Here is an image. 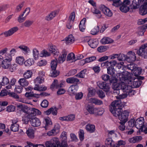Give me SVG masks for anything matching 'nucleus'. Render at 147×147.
<instances>
[{
	"instance_id": "obj_34",
	"label": "nucleus",
	"mask_w": 147,
	"mask_h": 147,
	"mask_svg": "<svg viewBox=\"0 0 147 147\" xmlns=\"http://www.w3.org/2000/svg\"><path fill=\"white\" fill-rule=\"evenodd\" d=\"M34 83L35 84V86H36L39 85L38 84H41L44 81V78L41 76H39L37 77L34 80Z\"/></svg>"
},
{
	"instance_id": "obj_24",
	"label": "nucleus",
	"mask_w": 147,
	"mask_h": 147,
	"mask_svg": "<svg viewBox=\"0 0 147 147\" xmlns=\"http://www.w3.org/2000/svg\"><path fill=\"white\" fill-rule=\"evenodd\" d=\"M86 109L89 113L91 114L95 113V112L97 110L96 108H94L93 105L89 104L87 105L86 107Z\"/></svg>"
},
{
	"instance_id": "obj_3",
	"label": "nucleus",
	"mask_w": 147,
	"mask_h": 147,
	"mask_svg": "<svg viewBox=\"0 0 147 147\" xmlns=\"http://www.w3.org/2000/svg\"><path fill=\"white\" fill-rule=\"evenodd\" d=\"M60 142L57 138H52L50 141H47L45 143L46 147H59L60 146Z\"/></svg>"
},
{
	"instance_id": "obj_64",
	"label": "nucleus",
	"mask_w": 147,
	"mask_h": 147,
	"mask_svg": "<svg viewBox=\"0 0 147 147\" xmlns=\"http://www.w3.org/2000/svg\"><path fill=\"white\" fill-rule=\"evenodd\" d=\"M49 102L46 100H43L41 104V106L43 108L47 107L49 105Z\"/></svg>"
},
{
	"instance_id": "obj_55",
	"label": "nucleus",
	"mask_w": 147,
	"mask_h": 147,
	"mask_svg": "<svg viewBox=\"0 0 147 147\" xmlns=\"http://www.w3.org/2000/svg\"><path fill=\"white\" fill-rule=\"evenodd\" d=\"M16 62L20 65H22L24 61V58L21 56H19L17 57L16 59Z\"/></svg>"
},
{
	"instance_id": "obj_11",
	"label": "nucleus",
	"mask_w": 147,
	"mask_h": 147,
	"mask_svg": "<svg viewBox=\"0 0 147 147\" xmlns=\"http://www.w3.org/2000/svg\"><path fill=\"white\" fill-rule=\"evenodd\" d=\"M119 87L123 92H125L126 93L131 88V86L128 85L124 82H121L119 84Z\"/></svg>"
},
{
	"instance_id": "obj_12",
	"label": "nucleus",
	"mask_w": 147,
	"mask_h": 147,
	"mask_svg": "<svg viewBox=\"0 0 147 147\" xmlns=\"http://www.w3.org/2000/svg\"><path fill=\"white\" fill-rule=\"evenodd\" d=\"M98 86L99 88L106 92H108L109 91L110 87L108 84H107L105 82H102L101 83H99L98 84Z\"/></svg>"
},
{
	"instance_id": "obj_13",
	"label": "nucleus",
	"mask_w": 147,
	"mask_h": 147,
	"mask_svg": "<svg viewBox=\"0 0 147 147\" xmlns=\"http://www.w3.org/2000/svg\"><path fill=\"white\" fill-rule=\"evenodd\" d=\"M66 82L68 84H77V85L81 83L79 79L74 77H71L67 78L66 79Z\"/></svg>"
},
{
	"instance_id": "obj_46",
	"label": "nucleus",
	"mask_w": 147,
	"mask_h": 147,
	"mask_svg": "<svg viewBox=\"0 0 147 147\" xmlns=\"http://www.w3.org/2000/svg\"><path fill=\"white\" fill-rule=\"evenodd\" d=\"M16 80L15 78H13L11 80L9 85L6 86L5 88L7 89H10L11 88L12 86H14L16 82Z\"/></svg>"
},
{
	"instance_id": "obj_33",
	"label": "nucleus",
	"mask_w": 147,
	"mask_h": 147,
	"mask_svg": "<svg viewBox=\"0 0 147 147\" xmlns=\"http://www.w3.org/2000/svg\"><path fill=\"white\" fill-rule=\"evenodd\" d=\"M88 44L91 48H94L97 47L98 42L96 39H92L89 41Z\"/></svg>"
},
{
	"instance_id": "obj_37",
	"label": "nucleus",
	"mask_w": 147,
	"mask_h": 147,
	"mask_svg": "<svg viewBox=\"0 0 147 147\" xmlns=\"http://www.w3.org/2000/svg\"><path fill=\"white\" fill-rule=\"evenodd\" d=\"M41 112L38 109L34 108H32L30 113V115L32 117L34 116L37 115H40Z\"/></svg>"
},
{
	"instance_id": "obj_14",
	"label": "nucleus",
	"mask_w": 147,
	"mask_h": 147,
	"mask_svg": "<svg viewBox=\"0 0 147 147\" xmlns=\"http://www.w3.org/2000/svg\"><path fill=\"white\" fill-rule=\"evenodd\" d=\"M137 53L139 56H142L145 58H147V49H144L141 46Z\"/></svg>"
},
{
	"instance_id": "obj_20",
	"label": "nucleus",
	"mask_w": 147,
	"mask_h": 147,
	"mask_svg": "<svg viewBox=\"0 0 147 147\" xmlns=\"http://www.w3.org/2000/svg\"><path fill=\"white\" fill-rule=\"evenodd\" d=\"M75 118V115L71 114L67 116L60 117L59 119L62 121H72L74 120Z\"/></svg>"
},
{
	"instance_id": "obj_39",
	"label": "nucleus",
	"mask_w": 147,
	"mask_h": 147,
	"mask_svg": "<svg viewBox=\"0 0 147 147\" xmlns=\"http://www.w3.org/2000/svg\"><path fill=\"white\" fill-rule=\"evenodd\" d=\"M90 101L92 103L97 105H100L103 104L102 100L94 98H91L90 99Z\"/></svg>"
},
{
	"instance_id": "obj_49",
	"label": "nucleus",
	"mask_w": 147,
	"mask_h": 147,
	"mask_svg": "<svg viewBox=\"0 0 147 147\" xmlns=\"http://www.w3.org/2000/svg\"><path fill=\"white\" fill-rule=\"evenodd\" d=\"M33 22L34 21L33 20H27L24 22L23 24L25 27H29L33 24Z\"/></svg>"
},
{
	"instance_id": "obj_38",
	"label": "nucleus",
	"mask_w": 147,
	"mask_h": 147,
	"mask_svg": "<svg viewBox=\"0 0 147 147\" xmlns=\"http://www.w3.org/2000/svg\"><path fill=\"white\" fill-rule=\"evenodd\" d=\"M26 133L29 138H34V130L32 127L29 128L27 130Z\"/></svg>"
},
{
	"instance_id": "obj_62",
	"label": "nucleus",
	"mask_w": 147,
	"mask_h": 147,
	"mask_svg": "<svg viewBox=\"0 0 147 147\" xmlns=\"http://www.w3.org/2000/svg\"><path fill=\"white\" fill-rule=\"evenodd\" d=\"M135 119H131L128 122V125L130 127H133L135 126Z\"/></svg>"
},
{
	"instance_id": "obj_23",
	"label": "nucleus",
	"mask_w": 147,
	"mask_h": 147,
	"mask_svg": "<svg viewBox=\"0 0 147 147\" xmlns=\"http://www.w3.org/2000/svg\"><path fill=\"white\" fill-rule=\"evenodd\" d=\"M18 83L20 86L24 87L28 86L29 84L28 81L24 78L20 79L18 81Z\"/></svg>"
},
{
	"instance_id": "obj_25",
	"label": "nucleus",
	"mask_w": 147,
	"mask_h": 147,
	"mask_svg": "<svg viewBox=\"0 0 147 147\" xmlns=\"http://www.w3.org/2000/svg\"><path fill=\"white\" fill-rule=\"evenodd\" d=\"M114 40L109 37H104L100 40V42L103 45L110 44L113 43Z\"/></svg>"
},
{
	"instance_id": "obj_41",
	"label": "nucleus",
	"mask_w": 147,
	"mask_h": 147,
	"mask_svg": "<svg viewBox=\"0 0 147 147\" xmlns=\"http://www.w3.org/2000/svg\"><path fill=\"white\" fill-rule=\"evenodd\" d=\"M11 64L10 61L3 60L1 66L3 68L7 69L8 68Z\"/></svg>"
},
{
	"instance_id": "obj_18",
	"label": "nucleus",
	"mask_w": 147,
	"mask_h": 147,
	"mask_svg": "<svg viewBox=\"0 0 147 147\" xmlns=\"http://www.w3.org/2000/svg\"><path fill=\"white\" fill-rule=\"evenodd\" d=\"M147 2H144L139 9V13L142 15L144 16L147 13Z\"/></svg>"
},
{
	"instance_id": "obj_40",
	"label": "nucleus",
	"mask_w": 147,
	"mask_h": 147,
	"mask_svg": "<svg viewBox=\"0 0 147 147\" xmlns=\"http://www.w3.org/2000/svg\"><path fill=\"white\" fill-rule=\"evenodd\" d=\"M18 48H20L22 51L24 52L25 54H27L28 53H29L30 50L27 46L25 45H20L18 47Z\"/></svg>"
},
{
	"instance_id": "obj_42",
	"label": "nucleus",
	"mask_w": 147,
	"mask_h": 147,
	"mask_svg": "<svg viewBox=\"0 0 147 147\" xmlns=\"http://www.w3.org/2000/svg\"><path fill=\"white\" fill-rule=\"evenodd\" d=\"M86 69L82 70L78 74L76 75L75 76L79 78H84L86 75Z\"/></svg>"
},
{
	"instance_id": "obj_43",
	"label": "nucleus",
	"mask_w": 147,
	"mask_h": 147,
	"mask_svg": "<svg viewBox=\"0 0 147 147\" xmlns=\"http://www.w3.org/2000/svg\"><path fill=\"white\" fill-rule=\"evenodd\" d=\"M32 117L29 114H28L27 115L23 117L22 121L23 122L26 124L28 123L29 121H30V119Z\"/></svg>"
},
{
	"instance_id": "obj_47",
	"label": "nucleus",
	"mask_w": 147,
	"mask_h": 147,
	"mask_svg": "<svg viewBox=\"0 0 147 147\" xmlns=\"http://www.w3.org/2000/svg\"><path fill=\"white\" fill-rule=\"evenodd\" d=\"M59 74V71L56 70V69H52L51 71V76L53 77H55L57 76Z\"/></svg>"
},
{
	"instance_id": "obj_57",
	"label": "nucleus",
	"mask_w": 147,
	"mask_h": 147,
	"mask_svg": "<svg viewBox=\"0 0 147 147\" xmlns=\"http://www.w3.org/2000/svg\"><path fill=\"white\" fill-rule=\"evenodd\" d=\"M33 53L34 58L36 60L38 58L39 55L38 51L36 49H34L33 50Z\"/></svg>"
},
{
	"instance_id": "obj_28",
	"label": "nucleus",
	"mask_w": 147,
	"mask_h": 147,
	"mask_svg": "<svg viewBox=\"0 0 147 147\" xmlns=\"http://www.w3.org/2000/svg\"><path fill=\"white\" fill-rule=\"evenodd\" d=\"M78 88V86L77 84H73L71 85L69 88L70 92L74 95L75 94Z\"/></svg>"
},
{
	"instance_id": "obj_21",
	"label": "nucleus",
	"mask_w": 147,
	"mask_h": 147,
	"mask_svg": "<svg viewBox=\"0 0 147 147\" xmlns=\"http://www.w3.org/2000/svg\"><path fill=\"white\" fill-rule=\"evenodd\" d=\"M118 79L115 77H112L110 80V84H112L111 87L112 88H117V86H119V84L117 83Z\"/></svg>"
},
{
	"instance_id": "obj_6",
	"label": "nucleus",
	"mask_w": 147,
	"mask_h": 147,
	"mask_svg": "<svg viewBox=\"0 0 147 147\" xmlns=\"http://www.w3.org/2000/svg\"><path fill=\"white\" fill-rule=\"evenodd\" d=\"M65 81L62 80L59 83L57 80H54L52 84L50 86L51 89L54 88H59L63 87L65 86Z\"/></svg>"
},
{
	"instance_id": "obj_61",
	"label": "nucleus",
	"mask_w": 147,
	"mask_h": 147,
	"mask_svg": "<svg viewBox=\"0 0 147 147\" xmlns=\"http://www.w3.org/2000/svg\"><path fill=\"white\" fill-rule=\"evenodd\" d=\"M9 83L8 79L6 76L3 77L2 79V81L1 82V84L3 86H5L7 85Z\"/></svg>"
},
{
	"instance_id": "obj_8",
	"label": "nucleus",
	"mask_w": 147,
	"mask_h": 147,
	"mask_svg": "<svg viewBox=\"0 0 147 147\" xmlns=\"http://www.w3.org/2000/svg\"><path fill=\"white\" fill-rule=\"evenodd\" d=\"M136 60V56L135 53L131 51L128 52L126 55V61L129 63H132Z\"/></svg>"
},
{
	"instance_id": "obj_17",
	"label": "nucleus",
	"mask_w": 147,
	"mask_h": 147,
	"mask_svg": "<svg viewBox=\"0 0 147 147\" xmlns=\"http://www.w3.org/2000/svg\"><path fill=\"white\" fill-rule=\"evenodd\" d=\"M43 123L45 124L44 127L45 130L49 129L50 126L52 125V123L49 117L45 118Z\"/></svg>"
},
{
	"instance_id": "obj_7",
	"label": "nucleus",
	"mask_w": 147,
	"mask_h": 147,
	"mask_svg": "<svg viewBox=\"0 0 147 147\" xmlns=\"http://www.w3.org/2000/svg\"><path fill=\"white\" fill-rule=\"evenodd\" d=\"M117 77L121 81H124L129 80L130 74L127 71H125L122 73H118Z\"/></svg>"
},
{
	"instance_id": "obj_53",
	"label": "nucleus",
	"mask_w": 147,
	"mask_h": 147,
	"mask_svg": "<svg viewBox=\"0 0 147 147\" xmlns=\"http://www.w3.org/2000/svg\"><path fill=\"white\" fill-rule=\"evenodd\" d=\"M142 82L141 81L137 80V81H134L133 82V85L134 88H138L142 84Z\"/></svg>"
},
{
	"instance_id": "obj_63",
	"label": "nucleus",
	"mask_w": 147,
	"mask_h": 147,
	"mask_svg": "<svg viewBox=\"0 0 147 147\" xmlns=\"http://www.w3.org/2000/svg\"><path fill=\"white\" fill-rule=\"evenodd\" d=\"M75 98L76 100L81 99L83 96V94L82 92H80L75 94Z\"/></svg>"
},
{
	"instance_id": "obj_58",
	"label": "nucleus",
	"mask_w": 147,
	"mask_h": 147,
	"mask_svg": "<svg viewBox=\"0 0 147 147\" xmlns=\"http://www.w3.org/2000/svg\"><path fill=\"white\" fill-rule=\"evenodd\" d=\"M23 89V87L21 86H16L15 88V91L17 93H20L22 92Z\"/></svg>"
},
{
	"instance_id": "obj_19",
	"label": "nucleus",
	"mask_w": 147,
	"mask_h": 147,
	"mask_svg": "<svg viewBox=\"0 0 147 147\" xmlns=\"http://www.w3.org/2000/svg\"><path fill=\"white\" fill-rule=\"evenodd\" d=\"M91 11L98 18H100L102 16L101 11L97 7H92Z\"/></svg>"
},
{
	"instance_id": "obj_56",
	"label": "nucleus",
	"mask_w": 147,
	"mask_h": 147,
	"mask_svg": "<svg viewBox=\"0 0 147 147\" xmlns=\"http://www.w3.org/2000/svg\"><path fill=\"white\" fill-rule=\"evenodd\" d=\"M99 28L98 26H95L94 28H93L91 30V33L93 35L96 34L99 32Z\"/></svg>"
},
{
	"instance_id": "obj_59",
	"label": "nucleus",
	"mask_w": 147,
	"mask_h": 147,
	"mask_svg": "<svg viewBox=\"0 0 147 147\" xmlns=\"http://www.w3.org/2000/svg\"><path fill=\"white\" fill-rule=\"evenodd\" d=\"M75 56L74 53H71L68 54L67 56L66 60L67 61L75 59Z\"/></svg>"
},
{
	"instance_id": "obj_29",
	"label": "nucleus",
	"mask_w": 147,
	"mask_h": 147,
	"mask_svg": "<svg viewBox=\"0 0 147 147\" xmlns=\"http://www.w3.org/2000/svg\"><path fill=\"white\" fill-rule=\"evenodd\" d=\"M49 51L53 55H58L59 52L55 46H51L49 48Z\"/></svg>"
},
{
	"instance_id": "obj_27",
	"label": "nucleus",
	"mask_w": 147,
	"mask_h": 147,
	"mask_svg": "<svg viewBox=\"0 0 147 147\" xmlns=\"http://www.w3.org/2000/svg\"><path fill=\"white\" fill-rule=\"evenodd\" d=\"M19 125L17 123V122L15 121H12V123L10 127L11 131L13 132H16L19 130Z\"/></svg>"
},
{
	"instance_id": "obj_45",
	"label": "nucleus",
	"mask_w": 147,
	"mask_h": 147,
	"mask_svg": "<svg viewBox=\"0 0 147 147\" xmlns=\"http://www.w3.org/2000/svg\"><path fill=\"white\" fill-rule=\"evenodd\" d=\"M108 66L107 67V73L113 76L115 74V70L114 67L109 66Z\"/></svg>"
},
{
	"instance_id": "obj_52",
	"label": "nucleus",
	"mask_w": 147,
	"mask_h": 147,
	"mask_svg": "<svg viewBox=\"0 0 147 147\" xmlns=\"http://www.w3.org/2000/svg\"><path fill=\"white\" fill-rule=\"evenodd\" d=\"M117 59L119 61H126V55L123 54H118Z\"/></svg>"
},
{
	"instance_id": "obj_48",
	"label": "nucleus",
	"mask_w": 147,
	"mask_h": 147,
	"mask_svg": "<svg viewBox=\"0 0 147 147\" xmlns=\"http://www.w3.org/2000/svg\"><path fill=\"white\" fill-rule=\"evenodd\" d=\"M67 133L65 132H63L61 134V137L62 138V143H64L65 144L67 143Z\"/></svg>"
},
{
	"instance_id": "obj_31",
	"label": "nucleus",
	"mask_w": 147,
	"mask_h": 147,
	"mask_svg": "<svg viewBox=\"0 0 147 147\" xmlns=\"http://www.w3.org/2000/svg\"><path fill=\"white\" fill-rule=\"evenodd\" d=\"M65 41L67 44H71L74 42V38L72 35H69L68 37L65 38Z\"/></svg>"
},
{
	"instance_id": "obj_10",
	"label": "nucleus",
	"mask_w": 147,
	"mask_h": 147,
	"mask_svg": "<svg viewBox=\"0 0 147 147\" xmlns=\"http://www.w3.org/2000/svg\"><path fill=\"white\" fill-rule=\"evenodd\" d=\"M18 30V28L17 27H14L11 28L7 31H5L3 33L1 34L0 36H1L4 34L5 35V37L9 36L12 35L15 32L17 31Z\"/></svg>"
},
{
	"instance_id": "obj_44",
	"label": "nucleus",
	"mask_w": 147,
	"mask_h": 147,
	"mask_svg": "<svg viewBox=\"0 0 147 147\" xmlns=\"http://www.w3.org/2000/svg\"><path fill=\"white\" fill-rule=\"evenodd\" d=\"M32 74L31 71L30 70H27V71L24 74L23 76L24 78L28 79L31 78L32 76Z\"/></svg>"
},
{
	"instance_id": "obj_22",
	"label": "nucleus",
	"mask_w": 147,
	"mask_h": 147,
	"mask_svg": "<svg viewBox=\"0 0 147 147\" xmlns=\"http://www.w3.org/2000/svg\"><path fill=\"white\" fill-rule=\"evenodd\" d=\"M87 131L90 133H92L94 132L95 130V126L90 123L87 124L85 127Z\"/></svg>"
},
{
	"instance_id": "obj_54",
	"label": "nucleus",
	"mask_w": 147,
	"mask_h": 147,
	"mask_svg": "<svg viewBox=\"0 0 147 147\" xmlns=\"http://www.w3.org/2000/svg\"><path fill=\"white\" fill-rule=\"evenodd\" d=\"M84 131L82 129H80L78 132V134L81 141H82L84 139Z\"/></svg>"
},
{
	"instance_id": "obj_51",
	"label": "nucleus",
	"mask_w": 147,
	"mask_h": 147,
	"mask_svg": "<svg viewBox=\"0 0 147 147\" xmlns=\"http://www.w3.org/2000/svg\"><path fill=\"white\" fill-rule=\"evenodd\" d=\"M34 89L35 90L38 91H44L47 89V88L45 86L42 87L41 86H40L39 85L35 86L34 88Z\"/></svg>"
},
{
	"instance_id": "obj_60",
	"label": "nucleus",
	"mask_w": 147,
	"mask_h": 147,
	"mask_svg": "<svg viewBox=\"0 0 147 147\" xmlns=\"http://www.w3.org/2000/svg\"><path fill=\"white\" fill-rule=\"evenodd\" d=\"M96 112H95V114H96L97 115H102L104 112V109L103 108H96Z\"/></svg>"
},
{
	"instance_id": "obj_35",
	"label": "nucleus",
	"mask_w": 147,
	"mask_h": 147,
	"mask_svg": "<svg viewBox=\"0 0 147 147\" xmlns=\"http://www.w3.org/2000/svg\"><path fill=\"white\" fill-rule=\"evenodd\" d=\"M86 22V19L84 18L80 22L79 27L80 30L82 32H83L85 29V24Z\"/></svg>"
},
{
	"instance_id": "obj_4",
	"label": "nucleus",
	"mask_w": 147,
	"mask_h": 147,
	"mask_svg": "<svg viewBox=\"0 0 147 147\" xmlns=\"http://www.w3.org/2000/svg\"><path fill=\"white\" fill-rule=\"evenodd\" d=\"M129 113L130 111L128 110H125L122 112L118 117L120 121L126 122L128 120Z\"/></svg>"
},
{
	"instance_id": "obj_1",
	"label": "nucleus",
	"mask_w": 147,
	"mask_h": 147,
	"mask_svg": "<svg viewBox=\"0 0 147 147\" xmlns=\"http://www.w3.org/2000/svg\"><path fill=\"white\" fill-rule=\"evenodd\" d=\"M121 100H115L113 102L110 107V111L115 117H118L122 111L121 108Z\"/></svg>"
},
{
	"instance_id": "obj_36",
	"label": "nucleus",
	"mask_w": 147,
	"mask_h": 147,
	"mask_svg": "<svg viewBox=\"0 0 147 147\" xmlns=\"http://www.w3.org/2000/svg\"><path fill=\"white\" fill-rule=\"evenodd\" d=\"M105 144L108 147H110L114 144V142L111 138H108L106 139L105 141Z\"/></svg>"
},
{
	"instance_id": "obj_30",
	"label": "nucleus",
	"mask_w": 147,
	"mask_h": 147,
	"mask_svg": "<svg viewBox=\"0 0 147 147\" xmlns=\"http://www.w3.org/2000/svg\"><path fill=\"white\" fill-rule=\"evenodd\" d=\"M67 55V53L65 51H63L62 55L59 56L58 59L59 63H63L65 60Z\"/></svg>"
},
{
	"instance_id": "obj_15",
	"label": "nucleus",
	"mask_w": 147,
	"mask_h": 147,
	"mask_svg": "<svg viewBox=\"0 0 147 147\" xmlns=\"http://www.w3.org/2000/svg\"><path fill=\"white\" fill-rule=\"evenodd\" d=\"M130 63V64L128 65L127 66V69L131 70V71H133V73H136L138 72V74H140L141 72L140 71L139 72L138 70L136 67V65L132 63Z\"/></svg>"
},
{
	"instance_id": "obj_5",
	"label": "nucleus",
	"mask_w": 147,
	"mask_h": 147,
	"mask_svg": "<svg viewBox=\"0 0 147 147\" xmlns=\"http://www.w3.org/2000/svg\"><path fill=\"white\" fill-rule=\"evenodd\" d=\"M144 119L143 117H140L138 118L135 121V126L137 128L140 129L141 131H142L144 125Z\"/></svg>"
},
{
	"instance_id": "obj_50",
	"label": "nucleus",
	"mask_w": 147,
	"mask_h": 147,
	"mask_svg": "<svg viewBox=\"0 0 147 147\" xmlns=\"http://www.w3.org/2000/svg\"><path fill=\"white\" fill-rule=\"evenodd\" d=\"M57 60H53L51 61V69H56L57 66Z\"/></svg>"
},
{
	"instance_id": "obj_32",
	"label": "nucleus",
	"mask_w": 147,
	"mask_h": 147,
	"mask_svg": "<svg viewBox=\"0 0 147 147\" xmlns=\"http://www.w3.org/2000/svg\"><path fill=\"white\" fill-rule=\"evenodd\" d=\"M142 139L141 136H137L129 138V141L131 143H134L140 141Z\"/></svg>"
},
{
	"instance_id": "obj_9",
	"label": "nucleus",
	"mask_w": 147,
	"mask_h": 147,
	"mask_svg": "<svg viewBox=\"0 0 147 147\" xmlns=\"http://www.w3.org/2000/svg\"><path fill=\"white\" fill-rule=\"evenodd\" d=\"M100 8L102 13L107 16L109 17H111L112 16L113 13L105 5H101Z\"/></svg>"
},
{
	"instance_id": "obj_26",
	"label": "nucleus",
	"mask_w": 147,
	"mask_h": 147,
	"mask_svg": "<svg viewBox=\"0 0 147 147\" xmlns=\"http://www.w3.org/2000/svg\"><path fill=\"white\" fill-rule=\"evenodd\" d=\"M57 11H53L45 17V20L47 21L51 20L57 14Z\"/></svg>"
},
{
	"instance_id": "obj_16",
	"label": "nucleus",
	"mask_w": 147,
	"mask_h": 147,
	"mask_svg": "<svg viewBox=\"0 0 147 147\" xmlns=\"http://www.w3.org/2000/svg\"><path fill=\"white\" fill-rule=\"evenodd\" d=\"M31 124L34 127H38L41 124V122L39 119L36 117L32 118L30 121Z\"/></svg>"
},
{
	"instance_id": "obj_2",
	"label": "nucleus",
	"mask_w": 147,
	"mask_h": 147,
	"mask_svg": "<svg viewBox=\"0 0 147 147\" xmlns=\"http://www.w3.org/2000/svg\"><path fill=\"white\" fill-rule=\"evenodd\" d=\"M108 1H113L112 5L117 7L120 6V9L123 12L126 13L129 9L128 6L130 4V2L129 0H125L122 3L120 0H107Z\"/></svg>"
}]
</instances>
